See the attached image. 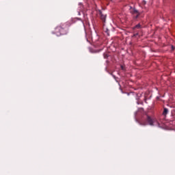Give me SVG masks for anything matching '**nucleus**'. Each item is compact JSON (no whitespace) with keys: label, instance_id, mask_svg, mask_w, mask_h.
<instances>
[{"label":"nucleus","instance_id":"obj_1","mask_svg":"<svg viewBox=\"0 0 175 175\" xmlns=\"http://www.w3.org/2000/svg\"><path fill=\"white\" fill-rule=\"evenodd\" d=\"M69 23H66L61 24L55 29V33L57 36H61V35H66L68 33V29L69 28Z\"/></svg>","mask_w":175,"mask_h":175},{"label":"nucleus","instance_id":"obj_2","mask_svg":"<svg viewBox=\"0 0 175 175\" xmlns=\"http://www.w3.org/2000/svg\"><path fill=\"white\" fill-rule=\"evenodd\" d=\"M130 13L133 15H136L135 16V18H139V16H142V12H139V10L132 7L130 8Z\"/></svg>","mask_w":175,"mask_h":175},{"label":"nucleus","instance_id":"obj_3","mask_svg":"<svg viewBox=\"0 0 175 175\" xmlns=\"http://www.w3.org/2000/svg\"><path fill=\"white\" fill-rule=\"evenodd\" d=\"M146 121L150 126H154V123L155 122V119L151 118V116L147 115L146 116Z\"/></svg>","mask_w":175,"mask_h":175},{"label":"nucleus","instance_id":"obj_4","mask_svg":"<svg viewBox=\"0 0 175 175\" xmlns=\"http://www.w3.org/2000/svg\"><path fill=\"white\" fill-rule=\"evenodd\" d=\"M99 14L100 16V19L103 22L106 23V14H103L101 11H99Z\"/></svg>","mask_w":175,"mask_h":175},{"label":"nucleus","instance_id":"obj_5","mask_svg":"<svg viewBox=\"0 0 175 175\" xmlns=\"http://www.w3.org/2000/svg\"><path fill=\"white\" fill-rule=\"evenodd\" d=\"M167 113H169V109H167V108H164L163 111V116H167Z\"/></svg>","mask_w":175,"mask_h":175},{"label":"nucleus","instance_id":"obj_6","mask_svg":"<svg viewBox=\"0 0 175 175\" xmlns=\"http://www.w3.org/2000/svg\"><path fill=\"white\" fill-rule=\"evenodd\" d=\"M139 124H140V125H142L143 126H146V125L148 124L146 121L143 120H141Z\"/></svg>","mask_w":175,"mask_h":175},{"label":"nucleus","instance_id":"obj_7","mask_svg":"<svg viewBox=\"0 0 175 175\" xmlns=\"http://www.w3.org/2000/svg\"><path fill=\"white\" fill-rule=\"evenodd\" d=\"M103 57H104L105 59H107L109 58V55L107 53H105L103 54Z\"/></svg>","mask_w":175,"mask_h":175},{"label":"nucleus","instance_id":"obj_8","mask_svg":"<svg viewBox=\"0 0 175 175\" xmlns=\"http://www.w3.org/2000/svg\"><path fill=\"white\" fill-rule=\"evenodd\" d=\"M134 28H137V29H140V28H142V25L138 24V25H135V27Z\"/></svg>","mask_w":175,"mask_h":175},{"label":"nucleus","instance_id":"obj_9","mask_svg":"<svg viewBox=\"0 0 175 175\" xmlns=\"http://www.w3.org/2000/svg\"><path fill=\"white\" fill-rule=\"evenodd\" d=\"M172 50L174 51V46H172Z\"/></svg>","mask_w":175,"mask_h":175}]
</instances>
